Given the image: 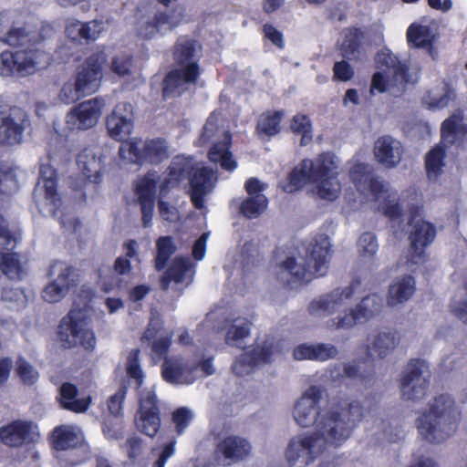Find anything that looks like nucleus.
<instances>
[{"label": "nucleus", "instance_id": "1", "mask_svg": "<svg viewBox=\"0 0 467 467\" xmlns=\"http://www.w3.org/2000/svg\"><path fill=\"white\" fill-rule=\"evenodd\" d=\"M325 392L321 386H310L294 404V420L301 427L316 425V431L300 441L311 460L322 453L327 445H342L364 418V407L358 400L338 399L331 410L320 415L319 403Z\"/></svg>", "mask_w": 467, "mask_h": 467}, {"label": "nucleus", "instance_id": "2", "mask_svg": "<svg viewBox=\"0 0 467 467\" xmlns=\"http://www.w3.org/2000/svg\"><path fill=\"white\" fill-rule=\"evenodd\" d=\"M461 412L449 394L436 396L430 409L418 418V431L423 439L431 443H441L457 430Z\"/></svg>", "mask_w": 467, "mask_h": 467}, {"label": "nucleus", "instance_id": "3", "mask_svg": "<svg viewBox=\"0 0 467 467\" xmlns=\"http://www.w3.org/2000/svg\"><path fill=\"white\" fill-rule=\"evenodd\" d=\"M331 244L326 235H318L294 249V284L306 285L324 276L328 270Z\"/></svg>", "mask_w": 467, "mask_h": 467}, {"label": "nucleus", "instance_id": "4", "mask_svg": "<svg viewBox=\"0 0 467 467\" xmlns=\"http://www.w3.org/2000/svg\"><path fill=\"white\" fill-rule=\"evenodd\" d=\"M182 161L187 164L190 163V160L186 158H175L167 176H161L157 171H150L136 181L135 195L140 205L141 220L144 227H150L152 223L157 188L160 190L161 196H164L169 188L178 182L183 173L187 172L184 168L179 167Z\"/></svg>", "mask_w": 467, "mask_h": 467}, {"label": "nucleus", "instance_id": "5", "mask_svg": "<svg viewBox=\"0 0 467 467\" xmlns=\"http://www.w3.org/2000/svg\"><path fill=\"white\" fill-rule=\"evenodd\" d=\"M337 169L333 156L327 152L319 154L315 161L303 160L299 168L294 167V185L300 180L315 183L319 198L334 201L338 197L341 189Z\"/></svg>", "mask_w": 467, "mask_h": 467}, {"label": "nucleus", "instance_id": "6", "mask_svg": "<svg viewBox=\"0 0 467 467\" xmlns=\"http://www.w3.org/2000/svg\"><path fill=\"white\" fill-rule=\"evenodd\" d=\"M200 47L196 42L188 39L178 41L174 50V59L178 67L171 70L164 80V97L181 95L196 83L200 75Z\"/></svg>", "mask_w": 467, "mask_h": 467}, {"label": "nucleus", "instance_id": "7", "mask_svg": "<svg viewBox=\"0 0 467 467\" xmlns=\"http://www.w3.org/2000/svg\"><path fill=\"white\" fill-rule=\"evenodd\" d=\"M33 194L40 213L57 217L64 228L77 231L78 220L59 211L62 202L57 192L56 171L49 164L40 165V175Z\"/></svg>", "mask_w": 467, "mask_h": 467}, {"label": "nucleus", "instance_id": "8", "mask_svg": "<svg viewBox=\"0 0 467 467\" xmlns=\"http://www.w3.org/2000/svg\"><path fill=\"white\" fill-rule=\"evenodd\" d=\"M223 119L220 113L213 112L207 119L200 136V145L213 143L209 150V159L227 171H234L238 163L230 150L231 134L222 127Z\"/></svg>", "mask_w": 467, "mask_h": 467}, {"label": "nucleus", "instance_id": "9", "mask_svg": "<svg viewBox=\"0 0 467 467\" xmlns=\"http://www.w3.org/2000/svg\"><path fill=\"white\" fill-rule=\"evenodd\" d=\"M376 67L382 70L372 75L370 93L386 92L389 88H404L410 82V67L389 49L379 50L375 57Z\"/></svg>", "mask_w": 467, "mask_h": 467}, {"label": "nucleus", "instance_id": "10", "mask_svg": "<svg viewBox=\"0 0 467 467\" xmlns=\"http://www.w3.org/2000/svg\"><path fill=\"white\" fill-rule=\"evenodd\" d=\"M58 339L65 348L78 345L86 350L96 348V336L91 327V318L86 309H72L64 317L58 326Z\"/></svg>", "mask_w": 467, "mask_h": 467}, {"label": "nucleus", "instance_id": "11", "mask_svg": "<svg viewBox=\"0 0 467 467\" xmlns=\"http://www.w3.org/2000/svg\"><path fill=\"white\" fill-rule=\"evenodd\" d=\"M0 74L4 77L17 74L26 76L34 74L47 63V54L37 48H26L16 52L4 51L0 56Z\"/></svg>", "mask_w": 467, "mask_h": 467}, {"label": "nucleus", "instance_id": "12", "mask_svg": "<svg viewBox=\"0 0 467 467\" xmlns=\"http://www.w3.org/2000/svg\"><path fill=\"white\" fill-rule=\"evenodd\" d=\"M284 345L282 340L274 339L257 344L235 359L232 367L233 372L239 377L249 375L255 368L271 362L277 354L282 353Z\"/></svg>", "mask_w": 467, "mask_h": 467}, {"label": "nucleus", "instance_id": "13", "mask_svg": "<svg viewBox=\"0 0 467 467\" xmlns=\"http://www.w3.org/2000/svg\"><path fill=\"white\" fill-rule=\"evenodd\" d=\"M135 424L140 432L150 438H153L161 428L160 401L153 386L140 390Z\"/></svg>", "mask_w": 467, "mask_h": 467}, {"label": "nucleus", "instance_id": "14", "mask_svg": "<svg viewBox=\"0 0 467 467\" xmlns=\"http://www.w3.org/2000/svg\"><path fill=\"white\" fill-rule=\"evenodd\" d=\"M182 16L183 10L179 6L173 9L171 15L162 11H151L138 19L136 24L137 34L145 39L163 35L178 26Z\"/></svg>", "mask_w": 467, "mask_h": 467}, {"label": "nucleus", "instance_id": "15", "mask_svg": "<svg viewBox=\"0 0 467 467\" xmlns=\"http://www.w3.org/2000/svg\"><path fill=\"white\" fill-rule=\"evenodd\" d=\"M214 371L212 358H207L193 366H183L178 360H165L162 365L163 379L172 384H192L201 373L202 376H211Z\"/></svg>", "mask_w": 467, "mask_h": 467}, {"label": "nucleus", "instance_id": "16", "mask_svg": "<svg viewBox=\"0 0 467 467\" xmlns=\"http://www.w3.org/2000/svg\"><path fill=\"white\" fill-rule=\"evenodd\" d=\"M106 61L104 50H98L89 55L79 67L75 81L84 95H91L99 88Z\"/></svg>", "mask_w": 467, "mask_h": 467}, {"label": "nucleus", "instance_id": "17", "mask_svg": "<svg viewBox=\"0 0 467 467\" xmlns=\"http://www.w3.org/2000/svg\"><path fill=\"white\" fill-rule=\"evenodd\" d=\"M436 234V227L430 222L420 220L412 225L409 235L410 244V256L407 259L408 265H419L426 262L428 258L426 248L433 243Z\"/></svg>", "mask_w": 467, "mask_h": 467}, {"label": "nucleus", "instance_id": "18", "mask_svg": "<svg viewBox=\"0 0 467 467\" xmlns=\"http://www.w3.org/2000/svg\"><path fill=\"white\" fill-rule=\"evenodd\" d=\"M105 106L104 99L94 98L73 107L67 114V125L72 130H86L99 122Z\"/></svg>", "mask_w": 467, "mask_h": 467}, {"label": "nucleus", "instance_id": "19", "mask_svg": "<svg viewBox=\"0 0 467 467\" xmlns=\"http://www.w3.org/2000/svg\"><path fill=\"white\" fill-rule=\"evenodd\" d=\"M425 361L412 358L407 365L400 383L401 397L404 400H419L425 397L430 385L429 379L423 376Z\"/></svg>", "mask_w": 467, "mask_h": 467}, {"label": "nucleus", "instance_id": "20", "mask_svg": "<svg viewBox=\"0 0 467 467\" xmlns=\"http://www.w3.org/2000/svg\"><path fill=\"white\" fill-rule=\"evenodd\" d=\"M29 125L26 112L14 108L9 112H0V145L16 146L23 141L24 131Z\"/></svg>", "mask_w": 467, "mask_h": 467}, {"label": "nucleus", "instance_id": "21", "mask_svg": "<svg viewBox=\"0 0 467 467\" xmlns=\"http://www.w3.org/2000/svg\"><path fill=\"white\" fill-rule=\"evenodd\" d=\"M383 306V299L377 294L364 296L348 314L338 318L336 328H350L356 324H361L379 314Z\"/></svg>", "mask_w": 467, "mask_h": 467}, {"label": "nucleus", "instance_id": "22", "mask_svg": "<svg viewBox=\"0 0 467 467\" xmlns=\"http://www.w3.org/2000/svg\"><path fill=\"white\" fill-rule=\"evenodd\" d=\"M359 279H354L344 289L336 288L328 294L323 295L311 301L308 311L312 315H329L337 311L345 302L355 294L357 287L360 285Z\"/></svg>", "mask_w": 467, "mask_h": 467}, {"label": "nucleus", "instance_id": "23", "mask_svg": "<svg viewBox=\"0 0 467 467\" xmlns=\"http://www.w3.org/2000/svg\"><path fill=\"white\" fill-rule=\"evenodd\" d=\"M133 107L130 103L120 102L107 117L106 127L109 136L119 141L127 139L134 127Z\"/></svg>", "mask_w": 467, "mask_h": 467}, {"label": "nucleus", "instance_id": "24", "mask_svg": "<svg viewBox=\"0 0 467 467\" xmlns=\"http://www.w3.org/2000/svg\"><path fill=\"white\" fill-rule=\"evenodd\" d=\"M349 178L358 192H368L375 200H379L388 191L384 182L366 163L357 162L352 165L349 169Z\"/></svg>", "mask_w": 467, "mask_h": 467}, {"label": "nucleus", "instance_id": "25", "mask_svg": "<svg viewBox=\"0 0 467 467\" xmlns=\"http://www.w3.org/2000/svg\"><path fill=\"white\" fill-rule=\"evenodd\" d=\"M194 266V264L188 257H175L161 277V285L162 289H170L171 287V284L173 283L172 288L181 292L191 284Z\"/></svg>", "mask_w": 467, "mask_h": 467}, {"label": "nucleus", "instance_id": "26", "mask_svg": "<svg viewBox=\"0 0 467 467\" xmlns=\"http://www.w3.org/2000/svg\"><path fill=\"white\" fill-rule=\"evenodd\" d=\"M216 182L215 171L201 165L193 168L191 177V199L195 208H204L205 197L213 192Z\"/></svg>", "mask_w": 467, "mask_h": 467}, {"label": "nucleus", "instance_id": "27", "mask_svg": "<svg viewBox=\"0 0 467 467\" xmlns=\"http://www.w3.org/2000/svg\"><path fill=\"white\" fill-rule=\"evenodd\" d=\"M403 152L404 148L400 141L389 135L381 136L375 141V159L387 169L397 167L402 160Z\"/></svg>", "mask_w": 467, "mask_h": 467}, {"label": "nucleus", "instance_id": "28", "mask_svg": "<svg viewBox=\"0 0 467 467\" xmlns=\"http://www.w3.org/2000/svg\"><path fill=\"white\" fill-rule=\"evenodd\" d=\"M39 437L37 427L29 421L16 420L0 429V439L8 446H21Z\"/></svg>", "mask_w": 467, "mask_h": 467}, {"label": "nucleus", "instance_id": "29", "mask_svg": "<svg viewBox=\"0 0 467 467\" xmlns=\"http://www.w3.org/2000/svg\"><path fill=\"white\" fill-rule=\"evenodd\" d=\"M103 31V23L98 20L81 22L77 19H69L66 25V36L75 43H87L95 41Z\"/></svg>", "mask_w": 467, "mask_h": 467}, {"label": "nucleus", "instance_id": "30", "mask_svg": "<svg viewBox=\"0 0 467 467\" xmlns=\"http://www.w3.org/2000/svg\"><path fill=\"white\" fill-rule=\"evenodd\" d=\"M217 452L228 461V464H231L248 457L252 452V445L243 437L231 435L218 443Z\"/></svg>", "mask_w": 467, "mask_h": 467}, {"label": "nucleus", "instance_id": "31", "mask_svg": "<svg viewBox=\"0 0 467 467\" xmlns=\"http://www.w3.org/2000/svg\"><path fill=\"white\" fill-rule=\"evenodd\" d=\"M338 354L337 347L331 344L303 343L294 348V359L324 362L335 358Z\"/></svg>", "mask_w": 467, "mask_h": 467}, {"label": "nucleus", "instance_id": "32", "mask_svg": "<svg viewBox=\"0 0 467 467\" xmlns=\"http://www.w3.org/2000/svg\"><path fill=\"white\" fill-rule=\"evenodd\" d=\"M51 439L57 451L72 449L84 442L82 431L74 425H61L55 428Z\"/></svg>", "mask_w": 467, "mask_h": 467}, {"label": "nucleus", "instance_id": "33", "mask_svg": "<svg viewBox=\"0 0 467 467\" xmlns=\"http://www.w3.org/2000/svg\"><path fill=\"white\" fill-rule=\"evenodd\" d=\"M272 270L277 281L288 285L292 280V251L288 244L277 246L274 252Z\"/></svg>", "mask_w": 467, "mask_h": 467}, {"label": "nucleus", "instance_id": "34", "mask_svg": "<svg viewBox=\"0 0 467 467\" xmlns=\"http://www.w3.org/2000/svg\"><path fill=\"white\" fill-rule=\"evenodd\" d=\"M142 340L150 343L152 351L159 356L165 354L171 346V336L162 329L159 318H151Z\"/></svg>", "mask_w": 467, "mask_h": 467}, {"label": "nucleus", "instance_id": "35", "mask_svg": "<svg viewBox=\"0 0 467 467\" xmlns=\"http://www.w3.org/2000/svg\"><path fill=\"white\" fill-rule=\"evenodd\" d=\"M78 165L82 174L94 183L101 179L102 159L99 152L87 149L78 157Z\"/></svg>", "mask_w": 467, "mask_h": 467}, {"label": "nucleus", "instance_id": "36", "mask_svg": "<svg viewBox=\"0 0 467 467\" xmlns=\"http://www.w3.org/2000/svg\"><path fill=\"white\" fill-rule=\"evenodd\" d=\"M47 275L53 278V283L64 286L67 294L78 284V274L75 268L62 261L54 262L48 269Z\"/></svg>", "mask_w": 467, "mask_h": 467}, {"label": "nucleus", "instance_id": "37", "mask_svg": "<svg viewBox=\"0 0 467 467\" xmlns=\"http://www.w3.org/2000/svg\"><path fill=\"white\" fill-rule=\"evenodd\" d=\"M415 279L411 275H404L397 279L389 288V305L395 306L409 300L415 292Z\"/></svg>", "mask_w": 467, "mask_h": 467}, {"label": "nucleus", "instance_id": "38", "mask_svg": "<svg viewBox=\"0 0 467 467\" xmlns=\"http://www.w3.org/2000/svg\"><path fill=\"white\" fill-rule=\"evenodd\" d=\"M78 389L75 385L71 383H64L60 387L59 402L64 409L72 410L74 412L86 411L90 404V398H77Z\"/></svg>", "mask_w": 467, "mask_h": 467}, {"label": "nucleus", "instance_id": "39", "mask_svg": "<svg viewBox=\"0 0 467 467\" xmlns=\"http://www.w3.org/2000/svg\"><path fill=\"white\" fill-rule=\"evenodd\" d=\"M467 132V127L462 123V117L452 114L446 119L441 127V136L442 141L447 146H451Z\"/></svg>", "mask_w": 467, "mask_h": 467}, {"label": "nucleus", "instance_id": "40", "mask_svg": "<svg viewBox=\"0 0 467 467\" xmlns=\"http://www.w3.org/2000/svg\"><path fill=\"white\" fill-rule=\"evenodd\" d=\"M0 40L15 47H26L36 42V33L24 26H13L7 31L0 27Z\"/></svg>", "mask_w": 467, "mask_h": 467}, {"label": "nucleus", "instance_id": "41", "mask_svg": "<svg viewBox=\"0 0 467 467\" xmlns=\"http://www.w3.org/2000/svg\"><path fill=\"white\" fill-rule=\"evenodd\" d=\"M364 36L359 28L349 29L340 46L341 56L348 60H358L361 49L362 39Z\"/></svg>", "mask_w": 467, "mask_h": 467}, {"label": "nucleus", "instance_id": "42", "mask_svg": "<svg viewBox=\"0 0 467 467\" xmlns=\"http://www.w3.org/2000/svg\"><path fill=\"white\" fill-rule=\"evenodd\" d=\"M169 156V147L164 140L158 138L143 141L144 162L158 164Z\"/></svg>", "mask_w": 467, "mask_h": 467}, {"label": "nucleus", "instance_id": "43", "mask_svg": "<svg viewBox=\"0 0 467 467\" xmlns=\"http://www.w3.org/2000/svg\"><path fill=\"white\" fill-rule=\"evenodd\" d=\"M119 155L125 163L141 165L144 163L143 141L138 138L123 141L119 149Z\"/></svg>", "mask_w": 467, "mask_h": 467}, {"label": "nucleus", "instance_id": "44", "mask_svg": "<svg viewBox=\"0 0 467 467\" xmlns=\"http://www.w3.org/2000/svg\"><path fill=\"white\" fill-rule=\"evenodd\" d=\"M407 41L410 47L416 48L431 47L433 36L429 26L412 24L407 29Z\"/></svg>", "mask_w": 467, "mask_h": 467}, {"label": "nucleus", "instance_id": "45", "mask_svg": "<svg viewBox=\"0 0 467 467\" xmlns=\"http://www.w3.org/2000/svg\"><path fill=\"white\" fill-rule=\"evenodd\" d=\"M250 322L243 317L233 320L228 327L225 342L233 347H241L243 340L250 335Z\"/></svg>", "mask_w": 467, "mask_h": 467}, {"label": "nucleus", "instance_id": "46", "mask_svg": "<svg viewBox=\"0 0 467 467\" xmlns=\"http://www.w3.org/2000/svg\"><path fill=\"white\" fill-rule=\"evenodd\" d=\"M18 257L16 253H0V270L13 280L21 279L25 273V268Z\"/></svg>", "mask_w": 467, "mask_h": 467}, {"label": "nucleus", "instance_id": "47", "mask_svg": "<svg viewBox=\"0 0 467 467\" xmlns=\"http://www.w3.org/2000/svg\"><path fill=\"white\" fill-rule=\"evenodd\" d=\"M444 159L445 149L440 145H436L426 154L425 169L429 177L441 174Z\"/></svg>", "mask_w": 467, "mask_h": 467}, {"label": "nucleus", "instance_id": "48", "mask_svg": "<svg viewBox=\"0 0 467 467\" xmlns=\"http://www.w3.org/2000/svg\"><path fill=\"white\" fill-rule=\"evenodd\" d=\"M396 331L381 332L373 341V350L379 358L387 357L398 345Z\"/></svg>", "mask_w": 467, "mask_h": 467}, {"label": "nucleus", "instance_id": "49", "mask_svg": "<svg viewBox=\"0 0 467 467\" xmlns=\"http://www.w3.org/2000/svg\"><path fill=\"white\" fill-rule=\"evenodd\" d=\"M268 206L265 195L249 196L241 205L242 213L247 218H256L261 215Z\"/></svg>", "mask_w": 467, "mask_h": 467}, {"label": "nucleus", "instance_id": "50", "mask_svg": "<svg viewBox=\"0 0 467 467\" xmlns=\"http://www.w3.org/2000/svg\"><path fill=\"white\" fill-rule=\"evenodd\" d=\"M157 255L155 258V267L158 271L162 270L171 256L176 251V246L173 240L169 236H162L157 240Z\"/></svg>", "mask_w": 467, "mask_h": 467}, {"label": "nucleus", "instance_id": "51", "mask_svg": "<svg viewBox=\"0 0 467 467\" xmlns=\"http://www.w3.org/2000/svg\"><path fill=\"white\" fill-rule=\"evenodd\" d=\"M283 112H267L263 114L257 123L259 132L267 136H273L279 132Z\"/></svg>", "mask_w": 467, "mask_h": 467}, {"label": "nucleus", "instance_id": "52", "mask_svg": "<svg viewBox=\"0 0 467 467\" xmlns=\"http://www.w3.org/2000/svg\"><path fill=\"white\" fill-rule=\"evenodd\" d=\"M16 374L28 386L34 385L39 379L38 371L23 357H19L16 362Z\"/></svg>", "mask_w": 467, "mask_h": 467}, {"label": "nucleus", "instance_id": "53", "mask_svg": "<svg viewBox=\"0 0 467 467\" xmlns=\"http://www.w3.org/2000/svg\"><path fill=\"white\" fill-rule=\"evenodd\" d=\"M294 135H301L300 144L302 146L312 141V123L306 115L294 116Z\"/></svg>", "mask_w": 467, "mask_h": 467}, {"label": "nucleus", "instance_id": "54", "mask_svg": "<svg viewBox=\"0 0 467 467\" xmlns=\"http://www.w3.org/2000/svg\"><path fill=\"white\" fill-rule=\"evenodd\" d=\"M134 68L133 58L127 53H119L112 57L110 69L119 77L130 76Z\"/></svg>", "mask_w": 467, "mask_h": 467}, {"label": "nucleus", "instance_id": "55", "mask_svg": "<svg viewBox=\"0 0 467 467\" xmlns=\"http://www.w3.org/2000/svg\"><path fill=\"white\" fill-rule=\"evenodd\" d=\"M20 239L19 233H12L5 220L0 215V248L12 250Z\"/></svg>", "mask_w": 467, "mask_h": 467}, {"label": "nucleus", "instance_id": "56", "mask_svg": "<svg viewBox=\"0 0 467 467\" xmlns=\"http://www.w3.org/2000/svg\"><path fill=\"white\" fill-rule=\"evenodd\" d=\"M84 96V92H82V89L79 88L76 81H67L63 85L58 98L61 102L71 104Z\"/></svg>", "mask_w": 467, "mask_h": 467}, {"label": "nucleus", "instance_id": "57", "mask_svg": "<svg viewBox=\"0 0 467 467\" xmlns=\"http://www.w3.org/2000/svg\"><path fill=\"white\" fill-rule=\"evenodd\" d=\"M373 375L374 369L362 372L358 364L348 362L343 365V376L351 379L358 380L360 383H367L370 381Z\"/></svg>", "mask_w": 467, "mask_h": 467}, {"label": "nucleus", "instance_id": "58", "mask_svg": "<svg viewBox=\"0 0 467 467\" xmlns=\"http://www.w3.org/2000/svg\"><path fill=\"white\" fill-rule=\"evenodd\" d=\"M358 246L361 255H374L379 247L376 235L370 232L362 234L358 241Z\"/></svg>", "mask_w": 467, "mask_h": 467}, {"label": "nucleus", "instance_id": "59", "mask_svg": "<svg viewBox=\"0 0 467 467\" xmlns=\"http://www.w3.org/2000/svg\"><path fill=\"white\" fill-rule=\"evenodd\" d=\"M139 354L140 351L138 349L130 352L128 358L127 373L136 381L138 387H140L143 380V373L139 363Z\"/></svg>", "mask_w": 467, "mask_h": 467}, {"label": "nucleus", "instance_id": "60", "mask_svg": "<svg viewBox=\"0 0 467 467\" xmlns=\"http://www.w3.org/2000/svg\"><path fill=\"white\" fill-rule=\"evenodd\" d=\"M193 417V411L186 407L179 408L172 413V421L174 422L179 434H182L189 426Z\"/></svg>", "mask_w": 467, "mask_h": 467}, {"label": "nucleus", "instance_id": "61", "mask_svg": "<svg viewBox=\"0 0 467 467\" xmlns=\"http://www.w3.org/2000/svg\"><path fill=\"white\" fill-rule=\"evenodd\" d=\"M355 71L346 60L337 61L333 66V80L347 82L352 79Z\"/></svg>", "mask_w": 467, "mask_h": 467}, {"label": "nucleus", "instance_id": "62", "mask_svg": "<svg viewBox=\"0 0 467 467\" xmlns=\"http://www.w3.org/2000/svg\"><path fill=\"white\" fill-rule=\"evenodd\" d=\"M67 295V293L64 286H59L52 281L42 291V298L47 303H57L66 297Z\"/></svg>", "mask_w": 467, "mask_h": 467}, {"label": "nucleus", "instance_id": "63", "mask_svg": "<svg viewBox=\"0 0 467 467\" xmlns=\"http://www.w3.org/2000/svg\"><path fill=\"white\" fill-rule=\"evenodd\" d=\"M120 283L121 281L116 275V273H110L109 269H107L105 273H99V285L106 293H109L119 288L120 286Z\"/></svg>", "mask_w": 467, "mask_h": 467}, {"label": "nucleus", "instance_id": "64", "mask_svg": "<svg viewBox=\"0 0 467 467\" xmlns=\"http://www.w3.org/2000/svg\"><path fill=\"white\" fill-rule=\"evenodd\" d=\"M127 388L120 387L115 394L109 397L108 400V409L113 416H119L122 412V403L126 397Z\"/></svg>", "mask_w": 467, "mask_h": 467}]
</instances>
